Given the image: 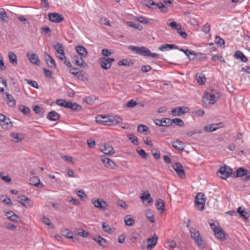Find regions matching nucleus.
I'll return each mask as SVG.
<instances>
[{
	"label": "nucleus",
	"mask_w": 250,
	"mask_h": 250,
	"mask_svg": "<svg viewBox=\"0 0 250 250\" xmlns=\"http://www.w3.org/2000/svg\"><path fill=\"white\" fill-rule=\"evenodd\" d=\"M123 121V119L118 116H104L98 115L96 117V122L105 125H115Z\"/></svg>",
	"instance_id": "1"
},
{
	"label": "nucleus",
	"mask_w": 250,
	"mask_h": 250,
	"mask_svg": "<svg viewBox=\"0 0 250 250\" xmlns=\"http://www.w3.org/2000/svg\"><path fill=\"white\" fill-rule=\"evenodd\" d=\"M128 49L136 53L145 57H151L153 58H160V55L157 53H151V51L144 46H135L130 45Z\"/></svg>",
	"instance_id": "2"
},
{
	"label": "nucleus",
	"mask_w": 250,
	"mask_h": 250,
	"mask_svg": "<svg viewBox=\"0 0 250 250\" xmlns=\"http://www.w3.org/2000/svg\"><path fill=\"white\" fill-rule=\"evenodd\" d=\"M219 94L214 89L209 90L205 92L202 98V103L204 105L208 103L211 105L213 104L219 98Z\"/></svg>",
	"instance_id": "3"
},
{
	"label": "nucleus",
	"mask_w": 250,
	"mask_h": 250,
	"mask_svg": "<svg viewBox=\"0 0 250 250\" xmlns=\"http://www.w3.org/2000/svg\"><path fill=\"white\" fill-rule=\"evenodd\" d=\"M191 237L194 240V242L199 246L203 245V239L201 236L199 231L196 229L191 228L189 229Z\"/></svg>",
	"instance_id": "4"
},
{
	"label": "nucleus",
	"mask_w": 250,
	"mask_h": 250,
	"mask_svg": "<svg viewBox=\"0 0 250 250\" xmlns=\"http://www.w3.org/2000/svg\"><path fill=\"white\" fill-rule=\"evenodd\" d=\"M205 202V195L201 192L198 193L195 198V203L199 210L202 211L204 210Z\"/></svg>",
	"instance_id": "5"
},
{
	"label": "nucleus",
	"mask_w": 250,
	"mask_h": 250,
	"mask_svg": "<svg viewBox=\"0 0 250 250\" xmlns=\"http://www.w3.org/2000/svg\"><path fill=\"white\" fill-rule=\"evenodd\" d=\"M232 173V170L229 167L224 166L221 167L218 170L217 174L218 176L223 179H226Z\"/></svg>",
	"instance_id": "6"
},
{
	"label": "nucleus",
	"mask_w": 250,
	"mask_h": 250,
	"mask_svg": "<svg viewBox=\"0 0 250 250\" xmlns=\"http://www.w3.org/2000/svg\"><path fill=\"white\" fill-rule=\"evenodd\" d=\"M115 61L114 58H101L99 59V62L101 67L104 69H109L111 66L112 63Z\"/></svg>",
	"instance_id": "7"
},
{
	"label": "nucleus",
	"mask_w": 250,
	"mask_h": 250,
	"mask_svg": "<svg viewBox=\"0 0 250 250\" xmlns=\"http://www.w3.org/2000/svg\"><path fill=\"white\" fill-rule=\"evenodd\" d=\"M92 203L96 208L101 210H105L108 206L107 203L103 199H92Z\"/></svg>",
	"instance_id": "8"
},
{
	"label": "nucleus",
	"mask_w": 250,
	"mask_h": 250,
	"mask_svg": "<svg viewBox=\"0 0 250 250\" xmlns=\"http://www.w3.org/2000/svg\"><path fill=\"white\" fill-rule=\"evenodd\" d=\"M49 20L53 22L58 23L64 20L63 17L58 13H50L48 14Z\"/></svg>",
	"instance_id": "9"
},
{
	"label": "nucleus",
	"mask_w": 250,
	"mask_h": 250,
	"mask_svg": "<svg viewBox=\"0 0 250 250\" xmlns=\"http://www.w3.org/2000/svg\"><path fill=\"white\" fill-rule=\"evenodd\" d=\"M101 161L105 167L108 168L114 169L117 167V165L109 158L104 156H102Z\"/></svg>",
	"instance_id": "10"
},
{
	"label": "nucleus",
	"mask_w": 250,
	"mask_h": 250,
	"mask_svg": "<svg viewBox=\"0 0 250 250\" xmlns=\"http://www.w3.org/2000/svg\"><path fill=\"white\" fill-rule=\"evenodd\" d=\"M172 167L181 178L183 179L186 177L185 170L181 164L176 163Z\"/></svg>",
	"instance_id": "11"
},
{
	"label": "nucleus",
	"mask_w": 250,
	"mask_h": 250,
	"mask_svg": "<svg viewBox=\"0 0 250 250\" xmlns=\"http://www.w3.org/2000/svg\"><path fill=\"white\" fill-rule=\"evenodd\" d=\"M213 232L217 239L222 241L225 240V233L220 226H219V228H213Z\"/></svg>",
	"instance_id": "12"
},
{
	"label": "nucleus",
	"mask_w": 250,
	"mask_h": 250,
	"mask_svg": "<svg viewBox=\"0 0 250 250\" xmlns=\"http://www.w3.org/2000/svg\"><path fill=\"white\" fill-rule=\"evenodd\" d=\"M188 108L185 106H181L172 109L171 114L173 116H179L187 112Z\"/></svg>",
	"instance_id": "13"
},
{
	"label": "nucleus",
	"mask_w": 250,
	"mask_h": 250,
	"mask_svg": "<svg viewBox=\"0 0 250 250\" xmlns=\"http://www.w3.org/2000/svg\"><path fill=\"white\" fill-rule=\"evenodd\" d=\"M83 56H79L78 55H74L73 58L75 64L83 68L87 67V65L83 59Z\"/></svg>",
	"instance_id": "14"
},
{
	"label": "nucleus",
	"mask_w": 250,
	"mask_h": 250,
	"mask_svg": "<svg viewBox=\"0 0 250 250\" xmlns=\"http://www.w3.org/2000/svg\"><path fill=\"white\" fill-rule=\"evenodd\" d=\"M179 50L184 52L190 60H195L196 57L199 54V53H196L194 51L190 50L188 49H184L183 48H179Z\"/></svg>",
	"instance_id": "15"
},
{
	"label": "nucleus",
	"mask_w": 250,
	"mask_h": 250,
	"mask_svg": "<svg viewBox=\"0 0 250 250\" xmlns=\"http://www.w3.org/2000/svg\"><path fill=\"white\" fill-rule=\"evenodd\" d=\"M101 151L105 155H113L115 151L111 146L108 144H104L101 147Z\"/></svg>",
	"instance_id": "16"
},
{
	"label": "nucleus",
	"mask_w": 250,
	"mask_h": 250,
	"mask_svg": "<svg viewBox=\"0 0 250 250\" xmlns=\"http://www.w3.org/2000/svg\"><path fill=\"white\" fill-rule=\"evenodd\" d=\"M26 56L31 63L36 65H40V60L38 57L35 53H30L28 52L26 53Z\"/></svg>",
	"instance_id": "17"
},
{
	"label": "nucleus",
	"mask_w": 250,
	"mask_h": 250,
	"mask_svg": "<svg viewBox=\"0 0 250 250\" xmlns=\"http://www.w3.org/2000/svg\"><path fill=\"white\" fill-rule=\"evenodd\" d=\"M92 239L97 242L100 246L103 248H106L108 246L109 244L107 241L100 235L96 236L93 238Z\"/></svg>",
	"instance_id": "18"
},
{
	"label": "nucleus",
	"mask_w": 250,
	"mask_h": 250,
	"mask_svg": "<svg viewBox=\"0 0 250 250\" xmlns=\"http://www.w3.org/2000/svg\"><path fill=\"white\" fill-rule=\"evenodd\" d=\"M45 60L46 62L47 63L48 66L52 69H55L56 67V64L54 60L52 58V57L47 54L46 52H45L44 56Z\"/></svg>",
	"instance_id": "19"
},
{
	"label": "nucleus",
	"mask_w": 250,
	"mask_h": 250,
	"mask_svg": "<svg viewBox=\"0 0 250 250\" xmlns=\"http://www.w3.org/2000/svg\"><path fill=\"white\" fill-rule=\"evenodd\" d=\"M6 97L5 99L8 105L11 107H14L16 106V101L14 99L13 96L8 93L5 94Z\"/></svg>",
	"instance_id": "20"
},
{
	"label": "nucleus",
	"mask_w": 250,
	"mask_h": 250,
	"mask_svg": "<svg viewBox=\"0 0 250 250\" xmlns=\"http://www.w3.org/2000/svg\"><path fill=\"white\" fill-rule=\"evenodd\" d=\"M247 170L242 168L240 167L238 168L236 171V175L234 176L235 177H241L245 176V180H248L249 179V176H247Z\"/></svg>",
	"instance_id": "21"
},
{
	"label": "nucleus",
	"mask_w": 250,
	"mask_h": 250,
	"mask_svg": "<svg viewBox=\"0 0 250 250\" xmlns=\"http://www.w3.org/2000/svg\"><path fill=\"white\" fill-rule=\"evenodd\" d=\"M30 184L36 187H43V184L40 183V179L38 177L33 176L29 179Z\"/></svg>",
	"instance_id": "22"
},
{
	"label": "nucleus",
	"mask_w": 250,
	"mask_h": 250,
	"mask_svg": "<svg viewBox=\"0 0 250 250\" xmlns=\"http://www.w3.org/2000/svg\"><path fill=\"white\" fill-rule=\"evenodd\" d=\"M46 118L51 121H56L59 120L60 116L56 111H52L47 114Z\"/></svg>",
	"instance_id": "23"
},
{
	"label": "nucleus",
	"mask_w": 250,
	"mask_h": 250,
	"mask_svg": "<svg viewBox=\"0 0 250 250\" xmlns=\"http://www.w3.org/2000/svg\"><path fill=\"white\" fill-rule=\"evenodd\" d=\"M20 203L26 208H29L33 206V202L29 198H21Z\"/></svg>",
	"instance_id": "24"
},
{
	"label": "nucleus",
	"mask_w": 250,
	"mask_h": 250,
	"mask_svg": "<svg viewBox=\"0 0 250 250\" xmlns=\"http://www.w3.org/2000/svg\"><path fill=\"white\" fill-rule=\"evenodd\" d=\"M172 145L175 149L180 152H182L185 148V146L183 143L178 140L173 142Z\"/></svg>",
	"instance_id": "25"
},
{
	"label": "nucleus",
	"mask_w": 250,
	"mask_h": 250,
	"mask_svg": "<svg viewBox=\"0 0 250 250\" xmlns=\"http://www.w3.org/2000/svg\"><path fill=\"white\" fill-rule=\"evenodd\" d=\"M221 123L219 124H213L208 125H206L204 127V130L206 132H212L216 130L220 126L219 125H221Z\"/></svg>",
	"instance_id": "26"
},
{
	"label": "nucleus",
	"mask_w": 250,
	"mask_h": 250,
	"mask_svg": "<svg viewBox=\"0 0 250 250\" xmlns=\"http://www.w3.org/2000/svg\"><path fill=\"white\" fill-rule=\"evenodd\" d=\"M234 57L244 62H246L248 61L247 57L241 51L239 50L235 52Z\"/></svg>",
	"instance_id": "27"
},
{
	"label": "nucleus",
	"mask_w": 250,
	"mask_h": 250,
	"mask_svg": "<svg viewBox=\"0 0 250 250\" xmlns=\"http://www.w3.org/2000/svg\"><path fill=\"white\" fill-rule=\"evenodd\" d=\"M77 52L81 56L84 58L87 57L88 52L86 49L83 46L79 45L76 47Z\"/></svg>",
	"instance_id": "28"
},
{
	"label": "nucleus",
	"mask_w": 250,
	"mask_h": 250,
	"mask_svg": "<svg viewBox=\"0 0 250 250\" xmlns=\"http://www.w3.org/2000/svg\"><path fill=\"white\" fill-rule=\"evenodd\" d=\"M70 72L74 76L78 75V78L79 79H82L84 77L83 71L80 70V69L78 68H72L70 69Z\"/></svg>",
	"instance_id": "29"
},
{
	"label": "nucleus",
	"mask_w": 250,
	"mask_h": 250,
	"mask_svg": "<svg viewBox=\"0 0 250 250\" xmlns=\"http://www.w3.org/2000/svg\"><path fill=\"white\" fill-rule=\"evenodd\" d=\"M158 237L154 235L153 237L150 238L147 240V248L150 249L153 248L157 244Z\"/></svg>",
	"instance_id": "30"
},
{
	"label": "nucleus",
	"mask_w": 250,
	"mask_h": 250,
	"mask_svg": "<svg viewBox=\"0 0 250 250\" xmlns=\"http://www.w3.org/2000/svg\"><path fill=\"white\" fill-rule=\"evenodd\" d=\"M0 125L3 129L6 130L12 126V123L9 118H6L0 124Z\"/></svg>",
	"instance_id": "31"
},
{
	"label": "nucleus",
	"mask_w": 250,
	"mask_h": 250,
	"mask_svg": "<svg viewBox=\"0 0 250 250\" xmlns=\"http://www.w3.org/2000/svg\"><path fill=\"white\" fill-rule=\"evenodd\" d=\"M237 212L240 214V216L244 219H247L249 218V213L246 211L244 208L242 207H239L237 209Z\"/></svg>",
	"instance_id": "32"
},
{
	"label": "nucleus",
	"mask_w": 250,
	"mask_h": 250,
	"mask_svg": "<svg viewBox=\"0 0 250 250\" xmlns=\"http://www.w3.org/2000/svg\"><path fill=\"white\" fill-rule=\"evenodd\" d=\"M8 57L10 62L13 65L16 66L18 63L17 57L16 54L12 52H10L8 54Z\"/></svg>",
	"instance_id": "33"
},
{
	"label": "nucleus",
	"mask_w": 250,
	"mask_h": 250,
	"mask_svg": "<svg viewBox=\"0 0 250 250\" xmlns=\"http://www.w3.org/2000/svg\"><path fill=\"white\" fill-rule=\"evenodd\" d=\"M67 108H70L74 111H79L81 110L82 107L80 105L77 104L76 103H72V102L70 101L69 106Z\"/></svg>",
	"instance_id": "34"
},
{
	"label": "nucleus",
	"mask_w": 250,
	"mask_h": 250,
	"mask_svg": "<svg viewBox=\"0 0 250 250\" xmlns=\"http://www.w3.org/2000/svg\"><path fill=\"white\" fill-rule=\"evenodd\" d=\"M145 215L151 223L154 222V218L152 211L149 209H147L145 211Z\"/></svg>",
	"instance_id": "35"
},
{
	"label": "nucleus",
	"mask_w": 250,
	"mask_h": 250,
	"mask_svg": "<svg viewBox=\"0 0 250 250\" xmlns=\"http://www.w3.org/2000/svg\"><path fill=\"white\" fill-rule=\"evenodd\" d=\"M70 101H67L63 99H58L56 101V104L59 106L64 107L65 108H68L69 106Z\"/></svg>",
	"instance_id": "36"
},
{
	"label": "nucleus",
	"mask_w": 250,
	"mask_h": 250,
	"mask_svg": "<svg viewBox=\"0 0 250 250\" xmlns=\"http://www.w3.org/2000/svg\"><path fill=\"white\" fill-rule=\"evenodd\" d=\"M197 83L200 84H203L205 83V77L202 73H197L195 76Z\"/></svg>",
	"instance_id": "37"
},
{
	"label": "nucleus",
	"mask_w": 250,
	"mask_h": 250,
	"mask_svg": "<svg viewBox=\"0 0 250 250\" xmlns=\"http://www.w3.org/2000/svg\"><path fill=\"white\" fill-rule=\"evenodd\" d=\"M61 234L66 237V238H69V239H72L73 237L72 236V232L67 229H63L61 230Z\"/></svg>",
	"instance_id": "38"
},
{
	"label": "nucleus",
	"mask_w": 250,
	"mask_h": 250,
	"mask_svg": "<svg viewBox=\"0 0 250 250\" xmlns=\"http://www.w3.org/2000/svg\"><path fill=\"white\" fill-rule=\"evenodd\" d=\"M148 127L144 125H140L137 126V131L146 135L147 134L146 132H148Z\"/></svg>",
	"instance_id": "39"
},
{
	"label": "nucleus",
	"mask_w": 250,
	"mask_h": 250,
	"mask_svg": "<svg viewBox=\"0 0 250 250\" xmlns=\"http://www.w3.org/2000/svg\"><path fill=\"white\" fill-rule=\"evenodd\" d=\"M0 19L4 22H6L8 21L7 14L3 8H0Z\"/></svg>",
	"instance_id": "40"
},
{
	"label": "nucleus",
	"mask_w": 250,
	"mask_h": 250,
	"mask_svg": "<svg viewBox=\"0 0 250 250\" xmlns=\"http://www.w3.org/2000/svg\"><path fill=\"white\" fill-rule=\"evenodd\" d=\"M127 24L128 26L137 29L140 31L143 29L142 26L139 23H136L132 21L127 22Z\"/></svg>",
	"instance_id": "41"
},
{
	"label": "nucleus",
	"mask_w": 250,
	"mask_h": 250,
	"mask_svg": "<svg viewBox=\"0 0 250 250\" xmlns=\"http://www.w3.org/2000/svg\"><path fill=\"white\" fill-rule=\"evenodd\" d=\"M96 100V98L95 97L93 96H87L83 98V101L86 103L87 104H93L95 102V101Z\"/></svg>",
	"instance_id": "42"
},
{
	"label": "nucleus",
	"mask_w": 250,
	"mask_h": 250,
	"mask_svg": "<svg viewBox=\"0 0 250 250\" xmlns=\"http://www.w3.org/2000/svg\"><path fill=\"white\" fill-rule=\"evenodd\" d=\"M53 48L56 50L57 54H60L64 52V49L61 43H58L56 45L53 46Z\"/></svg>",
	"instance_id": "43"
},
{
	"label": "nucleus",
	"mask_w": 250,
	"mask_h": 250,
	"mask_svg": "<svg viewBox=\"0 0 250 250\" xmlns=\"http://www.w3.org/2000/svg\"><path fill=\"white\" fill-rule=\"evenodd\" d=\"M125 223L126 226H131L134 223V220L129 215H127L125 217Z\"/></svg>",
	"instance_id": "44"
},
{
	"label": "nucleus",
	"mask_w": 250,
	"mask_h": 250,
	"mask_svg": "<svg viewBox=\"0 0 250 250\" xmlns=\"http://www.w3.org/2000/svg\"><path fill=\"white\" fill-rule=\"evenodd\" d=\"M162 126L168 127L171 125V119L169 118H164L162 119Z\"/></svg>",
	"instance_id": "45"
},
{
	"label": "nucleus",
	"mask_w": 250,
	"mask_h": 250,
	"mask_svg": "<svg viewBox=\"0 0 250 250\" xmlns=\"http://www.w3.org/2000/svg\"><path fill=\"white\" fill-rule=\"evenodd\" d=\"M19 109L23 114H24L25 115L28 114L30 113V110L29 109V108H28L27 107L25 106L24 105H19Z\"/></svg>",
	"instance_id": "46"
},
{
	"label": "nucleus",
	"mask_w": 250,
	"mask_h": 250,
	"mask_svg": "<svg viewBox=\"0 0 250 250\" xmlns=\"http://www.w3.org/2000/svg\"><path fill=\"white\" fill-rule=\"evenodd\" d=\"M155 5L159 8L162 13H166L167 12V8L163 3L159 2L157 4L155 3Z\"/></svg>",
	"instance_id": "47"
},
{
	"label": "nucleus",
	"mask_w": 250,
	"mask_h": 250,
	"mask_svg": "<svg viewBox=\"0 0 250 250\" xmlns=\"http://www.w3.org/2000/svg\"><path fill=\"white\" fill-rule=\"evenodd\" d=\"M127 59H124L119 61L118 62V65L119 66H130L133 64V63H131Z\"/></svg>",
	"instance_id": "48"
},
{
	"label": "nucleus",
	"mask_w": 250,
	"mask_h": 250,
	"mask_svg": "<svg viewBox=\"0 0 250 250\" xmlns=\"http://www.w3.org/2000/svg\"><path fill=\"white\" fill-rule=\"evenodd\" d=\"M174 123L179 126L182 127L184 125V123L182 119L180 118H175L171 119V125Z\"/></svg>",
	"instance_id": "49"
},
{
	"label": "nucleus",
	"mask_w": 250,
	"mask_h": 250,
	"mask_svg": "<svg viewBox=\"0 0 250 250\" xmlns=\"http://www.w3.org/2000/svg\"><path fill=\"white\" fill-rule=\"evenodd\" d=\"M102 228L104 231L109 233L111 232L112 230V228L105 223H102Z\"/></svg>",
	"instance_id": "50"
},
{
	"label": "nucleus",
	"mask_w": 250,
	"mask_h": 250,
	"mask_svg": "<svg viewBox=\"0 0 250 250\" xmlns=\"http://www.w3.org/2000/svg\"><path fill=\"white\" fill-rule=\"evenodd\" d=\"M156 207L158 210H164L165 204L162 199H159L157 200Z\"/></svg>",
	"instance_id": "51"
},
{
	"label": "nucleus",
	"mask_w": 250,
	"mask_h": 250,
	"mask_svg": "<svg viewBox=\"0 0 250 250\" xmlns=\"http://www.w3.org/2000/svg\"><path fill=\"white\" fill-rule=\"evenodd\" d=\"M168 25L171 27V28L176 30L177 31L181 27V25L180 24H178L174 21L169 23Z\"/></svg>",
	"instance_id": "52"
},
{
	"label": "nucleus",
	"mask_w": 250,
	"mask_h": 250,
	"mask_svg": "<svg viewBox=\"0 0 250 250\" xmlns=\"http://www.w3.org/2000/svg\"><path fill=\"white\" fill-rule=\"evenodd\" d=\"M211 61L216 62L217 61H220L222 62H225V60L223 59L222 56L218 55H215L211 58Z\"/></svg>",
	"instance_id": "53"
},
{
	"label": "nucleus",
	"mask_w": 250,
	"mask_h": 250,
	"mask_svg": "<svg viewBox=\"0 0 250 250\" xmlns=\"http://www.w3.org/2000/svg\"><path fill=\"white\" fill-rule=\"evenodd\" d=\"M129 139L131 141V142L135 145H138L139 144V142L138 141L137 137L133 134H130L128 136Z\"/></svg>",
	"instance_id": "54"
},
{
	"label": "nucleus",
	"mask_w": 250,
	"mask_h": 250,
	"mask_svg": "<svg viewBox=\"0 0 250 250\" xmlns=\"http://www.w3.org/2000/svg\"><path fill=\"white\" fill-rule=\"evenodd\" d=\"M177 31V33L180 36H181L184 39H187V33L184 31V30L182 28V26L180 28H179Z\"/></svg>",
	"instance_id": "55"
},
{
	"label": "nucleus",
	"mask_w": 250,
	"mask_h": 250,
	"mask_svg": "<svg viewBox=\"0 0 250 250\" xmlns=\"http://www.w3.org/2000/svg\"><path fill=\"white\" fill-rule=\"evenodd\" d=\"M215 41L216 43L220 46H222L223 45H224L225 41L219 36L216 37Z\"/></svg>",
	"instance_id": "56"
},
{
	"label": "nucleus",
	"mask_w": 250,
	"mask_h": 250,
	"mask_svg": "<svg viewBox=\"0 0 250 250\" xmlns=\"http://www.w3.org/2000/svg\"><path fill=\"white\" fill-rule=\"evenodd\" d=\"M25 81H26V82L32 87L36 88H38V84L36 81H32L29 79H25Z\"/></svg>",
	"instance_id": "57"
},
{
	"label": "nucleus",
	"mask_w": 250,
	"mask_h": 250,
	"mask_svg": "<svg viewBox=\"0 0 250 250\" xmlns=\"http://www.w3.org/2000/svg\"><path fill=\"white\" fill-rule=\"evenodd\" d=\"M10 136L17 140L16 142H20L22 141V138H19V134L17 132H12L10 133Z\"/></svg>",
	"instance_id": "58"
},
{
	"label": "nucleus",
	"mask_w": 250,
	"mask_h": 250,
	"mask_svg": "<svg viewBox=\"0 0 250 250\" xmlns=\"http://www.w3.org/2000/svg\"><path fill=\"white\" fill-rule=\"evenodd\" d=\"M210 29V25L208 23H206L202 27V30L205 33V34H208Z\"/></svg>",
	"instance_id": "59"
},
{
	"label": "nucleus",
	"mask_w": 250,
	"mask_h": 250,
	"mask_svg": "<svg viewBox=\"0 0 250 250\" xmlns=\"http://www.w3.org/2000/svg\"><path fill=\"white\" fill-rule=\"evenodd\" d=\"M137 104V103L135 101L132 99L126 104V106L129 108H132L136 106Z\"/></svg>",
	"instance_id": "60"
},
{
	"label": "nucleus",
	"mask_w": 250,
	"mask_h": 250,
	"mask_svg": "<svg viewBox=\"0 0 250 250\" xmlns=\"http://www.w3.org/2000/svg\"><path fill=\"white\" fill-rule=\"evenodd\" d=\"M3 175V173L0 172V177L3 181L7 183H9L11 181V179L10 176H9L8 175L4 176Z\"/></svg>",
	"instance_id": "61"
},
{
	"label": "nucleus",
	"mask_w": 250,
	"mask_h": 250,
	"mask_svg": "<svg viewBox=\"0 0 250 250\" xmlns=\"http://www.w3.org/2000/svg\"><path fill=\"white\" fill-rule=\"evenodd\" d=\"M136 20H137L140 22L146 24L148 23V20L145 17L143 16H140L138 17L135 18Z\"/></svg>",
	"instance_id": "62"
},
{
	"label": "nucleus",
	"mask_w": 250,
	"mask_h": 250,
	"mask_svg": "<svg viewBox=\"0 0 250 250\" xmlns=\"http://www.w3.org/2000/svg\"><path fill=\"white\" fill-rule=\"evenodd\" d=\"M20 217L15 213H13L11 215L8 216V219L13 222H17V219Z\"/></svg>",
	"instance_id": "63"
},
{
	"label": "nucleus",
	"mask_w": 250,
	"mask_h": 250,
	"mask_svg": "<svg viewBox=\"0 0 250 250\" xmlns=\"http://www.w3.org/2000/svg\"><path fill=\"white\" fill-rule=\"evenodd\" d=\"M143 3L148 7H150L151 5H155V3L152 0H143Z\"/></svg>",
	"instance_id": "64"
}]
</instances>
